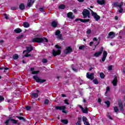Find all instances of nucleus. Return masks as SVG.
<instances>
[{"label":"nucleus","mask_w":125,"mask_h":125,"mask_svg":"<svg viewBox=\"0 0 125 125\" xmlns=\"http://www.w3.org/2000/svg\"><path fill=\"white\" fill-rule=\"evenodd\" d=\"M102 101V100L101 99H100V98H99L98 99V102L99 103H101V102Z\"/></svg>","instance_id":"obj_61"},{"label":"nucleus","mask_w":125,"mask_h":125,"mask_svg":"<svg viewBox=\"0 0 125 125\" xmlns=\"http://www.w3.org/2000/svg\"><path fill=\"white\" fill-rule=\"evenodd\" d=\"M74 13H75V14H77V12L78 11V10H77V9H74L73 10Z\"/></svg>","instance_id":"obj_60"},{"label":"nucleus","mask_w":125,"mask_h":125,"mask_svg":"<svg viewBox=\"0 0 125 125\" xmlns=\"http://www.w3.org/2000/svg\"><path fill=\"white\" fill-rule=\"evenodd\" d=\"M92 15L93 16L94 18L95 19L96 21H98L100 19V16L97 15V13L94 12L92 10L90 9Z\"/></svg>","instance_id":"obj_4"},{"label":"nucleus","mask_w":125,"mask_h":125,"mask_svg":"<svg viewBox=\"0 0 125 125\" xmlns=\"http://www.w3.org/2000/svg\"><path fill=\"white\" fill-rule=\"evenodd\" d=\"M109 91H110V87L108 86L106 88V90L105 92V95H106V94L107 93H108V92H109Z\"/></svg>","instance_id":"obj_42"},{"label":"nucleus","mask_w":125,"mask_h":125,"mask_svg":"<svg viewBox=\"0 0 125 125\" xmlns=\"http://www.w3.org/2000/svg\"><path fill=\"white\" fill-rule=\"evenodd\" d=\"M48 42V40L46 38H34L32 39V42H37L38 43H41L42 42Z\"/></svg>","instance_id":"obj_1"},{"label":"nucleus","mask_w":125,"mask_h":125,"mask_svg":"<svg viewBox=\"0 0 125 125\" xmlns=\"http://www.w3.org/2000/svg\"><path fill=\"white\" fill-rule=\"evenodd\" d=\"M2 100H4V97L0 95V101H2Z\"/></svg>","instance_id":"obj_55"},{"label":"nucleus","mask_w":125,"mask_h":125,"mask_svg":"<svg viewBox=\"0 0 125 125\" xmlns=\"http://www.w3.org/2000/svg\"><path fill=\"white\" fill-rule=\"evenodd\" d=\"M66 6L64 4H62L59 5V9H65Z\"/></svg>","instance_id":"obj_26"},{"label":"nucleus","mask_w":125,"mask_h":125,"mask_svg":"<svg viewBox=\"0 0 125 125\" xmlns=\"http://www.w3.org/2000/svg\"><path fill=\"white\" fill-rule=\"evenodd\" d=\"M55 47H56V48H57L58 49H61V48H62V47L61 46H59V45H57V44H56L55 45Z\"/></svg>","instance_id":"obj_48"},{"label":"nucleus","mask_w":125,"mask_h":125,"mask_svg":"<svg viewBox=\"0 0 125 125\" xmlns=\"http://www.w3.org/2000/svg\"><path fill=\"white\" fill-rule=\"evenodd\" d=\"M85 47V46L83 45L80 46L79 49H80L81 50H83V49H84Z\"/></svg>","instance_id":"obj_43"},{"label":"nucleus","mask_w":125,"mask_h":125,"mask_svg":"<svg viewBox=\"0 0 125 125\" xmlns=\"http://www.w3.org/2000/svg\"><path fill=\"white\" fill-rule=\"evenodd\" d=\"M114 79L113 80V81L112 82V84H113V85L114 86H116V85H117V83H118V78L117 77V76H114Z\"/></svg>","instance_id":"obj_12"},{"label":"nucleus","mask_w":125,"mask_h":125,"mask_svg":"<svg viewBox=\"0 0 125 125\" xmlns=\"http://www.w3.org/2000/svg\"><path fill=\"white\" fill-rule=\"evenodd\" d=\"M93 83L95 84H98V83H99V81H98V80H97V79H95L93 80Z\"/></svg>","instance_id":"obj_33"},{"label":"nucleus","mask_w":125,"mask_h":125,"mask_svg":"<svg viewBox=\"0 0 125 125\" xmlns=\"http://www.w3.org/2000/svg\"><path fill=\"white\" fill-rule=\"evenodd\" d=\"M105 59H106V57L103 56V58H102V61L103 62H104L105 61Z\"/></svg>","instance_id":"obj_58"},{"label":"nucleus","mask_w":125,"mask_h":125,"mask_svg":"<svg viewBox=\"0 0 125 125\" xmlns=\"http://www.w3.org/2000/svg\"><path fill=\"white\" fill-rule=\"evenodd\" d=\"M68 18L70 19H74L75 16H73V13L72 12H68L67 14Z\"/></svg>","instance_id":"obj_16"},{"label":"nucleus","mask_w":125,"mask_h":125,"mask_svg":"<svg viewBox=\"0 0 125 125\" xmlns=\"http://www.w3.org/2000/svg\"><path fill=\"white\" fill-rule=\"evenodd\" d=\"M31 97L33 99H36V98H38V97H39V94H38V93H31Z\"/></svg>","instance_id":"obj_19"},{"label":"nucleus","mask_w":125,"mask_h":125,"mask_svg":"<svg viewBox=\"0 0 125 125\" xmlns=\"http://www.w3.org/2000/svg\"><path fill=\"white\" fill-rule=\"evenodd\" d=\"M107 55H108V53L106 51H104L103 52V56L104 57H107Z\"/></svg>","instance_id":"obj_36"},{"label":"nucleus","mask_w":125,"mask_h":125,"mask_svg":"<svg viewBox=\"0 0 125 125\" xmlns=\"http://www.w3.org/2000/svg\"><path fill=\"white\" fill-rule=\"evenodd\" d=\"M82 121L83 122H86L87 121V118L85 116H83L82 117Z\"/></svg>","instance_id":"obj_39"},{"label":"nucleus","mask_w":125,"mask_h":125,"mask_svg":"<svg viewBox=\"0 0 125 125\" xmlns=\"http://www.w3.org/2000/svg\"><path fill=\"white\" fill-rule=\"evenodd\" d=\"M78 21H81V22L82 21V19L81 18H77L75 19V21L76 22H78Z\"/></svg>","instance_id":"obj_56"},{"label":"nucleus","mask_w":125,"mask_h":125,"mask_svg":"<svg viewBox=\"0 0 125 125\" xmlns=\"http://www.w3.org/2000/svg\"><path fill=\"white\" fill-rule=\"evenodd\" d=\"M84 125H90L89 123H88V122H87V121H85L84 122Z\"/></svg>","instance_id":"obj_57"},{"label":"nucleus","mask_w":125,"mask_h":125,"mask_svg":"<svg viewBox=\"0 0 125 125\" xmlns=\"http://www.w3.org/2000/svg\"><path fill=\"white\" fill-rule=\"evenodd\" d=\"M49 103V101L48 100V99H46L44 102V104H45V105H47V104H48Z\"/></svg>","instance_id":"obj_44"},{"label":"nucleus","mask_w":125,"mask_h":125,"mask_svg":"<svg viewBox=\"0 0 125 125\" xmlns=\"http://www.w3.org/2000/svg\"><path fill=\"white\" fill-rule=\"evenodd\" d=\"M31 56H32V55H31V54H29V53H28L25 54V55L24 56H23V58H24V57H30Z\"/></svg>","instance_id":"obj_38"},{"label":"nucleus","mask_w":125,"mask_h":125,"mask_svg":"<svg viewBox=\"0 0 125 125\" xmlns=\"http://www.w3.org/2000/svg\"><path fill=\"white\" fill-rule=\"evenodd\" d=\"M124 5V2H121V3L120 4L119 6V10L118 11V12H119V13H122L123 11H124V9L123 8V6Z\"/></svg>","instance_id":"obj_14"},{"label":"nucleus","mask_w":125,"mask_h":125,"mask_svg":"<svg viewBox=\"0 0 125 125\" xmlns=\"http://www.w3.org/2000/svg\"><path fill=\"white\" fill-rule=\"evenodd\" d=\"M42 63H47V59H42Z\"/></svg>","instance_id":"obj_46"},{"label":"nucleus","mask_w":125,"mask_h":125,"mask_svg":"<svg viewBox=\"0 0 125 125\" xmlns=\"http://www.w3.org/2000/svg\"><path fill=\"white\" fill-rule=\"evenodd\" d=\"M82 122V118L79 117L78 118V121L76 122V125H81V122Z\"/></svg>","instance_id":"obj_29"},{"label":"nucleus","mask_w":125,"mask_h":125,"mask_svg":"<svg viewBox=\"0 0 125 125\" xmlns=\"http://www.w3.org/2000/svg\"><path fill=\"white\" fill-rule=\"evenodd\" d=\"M10 121L13 122H12L13 124H18L17 123H18V121H17V120H15V119L11 118V117H10L8 120H7L4 122V124H6L5 125H9V122H10Z\"/></svg>","instance_id":"obj_3"},{"label":"nucleus","mask_w":125,"mask_h":125,"mask_svg":"<svg viewBox=\"0 0 125 125\" xmlns=\"http://www.w3.org/2000/svg\"><path fill=\"white\" fill-rule=\"evenodd\" d=\"M62 113H63L64 114H67V113H68V110H62Z\"/></svg>","instance_id":"obj_54"},{"label":"nucleus","mask_w":125,"mask_h":125,"mask_svg":"<svg viewBox=\"0 0 125 125\" xmlns=\"http://www.w3.org/2000/svg\"><path fill=\"white\" fill-rule=\"evenodd\" d=\"M18 8L16 6L11 7V10H17Z\"/></svg>","instance_id":"obj_41"},{"label":"nucleus","mask_w":125,"mask_h":125,"mask_svg":"<svg viewBox=\"0 0 125 125\" xmlns=\"http://www.w3.org/2000/svg\"><path fill=\"white\" fill-rule=\"evenodd\" d=\"M17 118L19 119L20 121L22 120V122H26V119L22 116H17Z\"/></svg>","instance_id":"obj_27"},{"label":"nucleus","mask_w":125,"mask_h":125,"mask_svg":"<svg viewBox=\"0 0 125 125\" xmlns=\"http://www.w3.org/2000/svg\"><path fill=\"white\" fill-rule=\"evenodd\" d=\"M39 10L41 12H44V8H40Z\"/></svg>","instance_id":"obj_51"},{"label":"nucleus","mask_w":125,"mask_h":125,"mask_svg":"<svg viewBox=\"0 0 125 125\" xmlns=\"http://www.w3.org/2000/svg\"><path fill=\"white\" fill-rule=\"evenodd\" d=\"M3 40H0V45H1V44H2V43H3Z\"/></svg>","instance_id":"obj_63"},{"label":"nucleus","mask_w":125,"mask_h":125,"mask_svg":"<svg viewBox=\"0 0 125 125\" xmlns=\"http://www.w3.org/2000/svg\"><path fill=\"white\" fill-rule=\"evenodd\" d=\"M23 109H26V110H31V106H26L25 108H23Z\"/></svg>","instance_id":"obj_49"},{"label":"nucleus","mask_w":125,"mask_h":125,"mask_svg":"<svg viewBox=\"0 0 125 125\" xmlns=\"http://www.w3.org/2000/svg\"><path fill=\"white\" fill-rule=\"evenodd\" d=\"M34 70H35V68H34V67L30 68V71L31 72H34Z\"/></svg>","instance_id":"obj_62"},{"label":"nucleus","mask_w":125,"mask_h":125,"mask_svg":"<svg viewBox=\"0 0 125 125\" xmlns=\"http://www.w3.org/2000/svg\"><path fill=\"white\" fill-rule=\"evenodd\" d=\"M23 36L24 35L21 34V35H19V36H17V40H20V39H22V38H23Z\"/></svg>","instance_id":"obj_45"},{"label":"nucleus","mask_w":125,"mask_h":125,"mask_svg":"<svg viewBox=\"0 0 125 125\" xmlns=\"http://www.w3.org/2000/svg\"><path fill=\"white\" fill-rule=\"evenodd\" d=\"M78 106L80 108V109H81V110H88V108H87V107H85V108H83V106H82L81 105H79Z\"/></svg>","instance_id":"obj_37"},{"label":"nucleus","mask_w":125,"mask_h":125,"mask_svg":"<svg viewBox=\"0 0 125 125\" xmlns=\"http://www.w3.org/2000/svg\"><path fill=\"white\" fill-rule=\"evenodd\" d=\"M73 51V49L70 46L67 47L65 51H64L65 54H69V53H71Z\"/></svg>","instance_id":"obj_9"},{"label":"nucleus","mask_w":125,"mask_h":125,"mask_svg":"<svg viewBox=\"0 0 125 125\" xmlns=\"http://www.w3.org/2000/svg\"><path fill=\"white\" fill-rule=\"evenodd\" d=\"M91 33V29H88L87 31H86V34L87 35H89V34H90Z\"/></svg>","instance_id":"obj_50"},{"label":"nucleus","mask_w":125,"mask_h":125,"mask_svg":"<svg viewBox=\"0 0 125 125\" xmlns=\"http://www.w3.org/2000/svg\"><path fill=\"white\" fill-rule=\"evenodd\" d=\"M86 78L89 80H93L94 79V74L93 73L89 74V72L86 73Z\"/></svg>","instance_id":"obj_8"},{"label":"nucleus","mask_w":125,"mask_h":125,"mask_svg":"<svg viewBox=\"0 0 125 125\" xmlns=\"http://www.w3.org/2000/svg\"><path fill=\"white\" fill-rule=\"evenodd\" d=\"M61 31L60 30H57L55 32V36H58L59 40H62V34H61Z\"/></svg>","instance_id":"obj_10"},{"label":"nucleus","mask_w":125,"mask_h":125,"mask_svg":"<svg viewBox=\"0 0 125 125\" xmlns=\"http://www.w3.org/2000/svg\"><path fill=\"white\" fill-rule=\"evenodd\" d=\"M58 25V23H57V22H56V21H53L51 22V26L52 27H53L54 28H56L57 27Z\"/></svg>","instance_id":"obj_22"},{"label":"nucleus","mask_w":125,"mask_h":125,"mask_svg":"<svg viewBox=\"0 0 125 125\" xmlns=\"http://www.w3.org/2000/svg\"><path fill=\"white\" fill-rule=\"evenodd\" d=\"M89 21V19H81V22L83 23H86Z\"/></svg>","instance_id":"obj_31"},{"label":"nucleus","mask_w":125,"mask_h":125,"mask_svg":"<svg viewBox=\"0 0 125 125\" xmlns=\"http://www.w3.org/2000/svg\"><path fill=\"white\" fill-rule=\"evenodd\" d=\"M104 103H105V104H106L107 108H109V107H110V105L111 104V103L110 102V101H106L104 102Z\"/></svg>","instance_id":"obj_30"},{"label":"nucleus","mask_w":125,"mask_h":125,"mask_svg":"<svg viewBox=\"0 0 125 125\" xmlns=\"http://www.w3.org/2000/svg\"><path fill=\"white\" fill-rule=\"evenodd\" d=\"M100 77L102 79H104V78H105V75L104 74V73L103 72H101L100 74Z\"/></svg>","instance_id":"obj_35"},{"label":"nucleus","mask_w":125,"mask_h":125,"mask_svg":"<svg viewBox=\"0 0 125 125\" xmlns=\"http://www.w3.org/2000/svg\"><path fill=\"white\" fill-rule=\"evenodd\" d=\"M97 2L100 5H103V4H105V0H97Z\"/></svg>","instance_id":"obj_20"},{"label":"nucleus","mask_w":125,"mask_h":125,"mask_svg":"<svg viewBox=\"0 0 125 125\" xmlns=\"http://www.w3.org/2000/svg\"><path fill=\"white\" fill-rule=\"evenodd\" d=\"M52 54L54 57L60 55L61 54V50L58 49L57 51H55V50L53 49L52 50Z\"/></svg>","instance_id":"obj_6"},{"label":"nucleus","mask_w":125,"mask_h":125,"mask_svg":"<svg viewBox=\"0 0 125 125\" xmlns=\"http://www.w3.org/2000/svg\"><path fill=\"white\" fill-rule=\"evenodd\" d=\"M103 50H104V48L103 47H102L101 48V49L99 52H96L94 55L93 56L95 57H99V56H100L103 53Z\"/></svg>","instance_id":"obj_5"},{"label":"nucleus","mask_w":125,"mask_h":125,"mask_svg":"<svg viewBox=\"0 0 125 125\" xmlns=\"http://www.w3.org/2000/svg\"><path fill=\"white\" fill-rule=\"evenodd\" d=\"M13 58L14 59V60H17V59L19 58V56H18V54H16L13 55Z\"/></svg>","instance_id":"obj_32"},{"label":"nucleus","mask_w":125,"mask_h":125,"mask_svg":"<svg viewBox=\"0 0 125 125\" xmlns=\"http://www.w3.org/2000/svg\"><path fill=\"white\" fill-rule=\"evenodd\" d=\"M82 111L83 114H87L88 113V110H82Z\"/></svg>","instance_id":"obj_47"},{"label":"nucleus","mask_w":125,"mask_h":125,"mask_svg":"<svg viewBox=\"0 0 125 125\" xmlns=\"http://www.w3.org/2000/svg\"><path fill=\"white\" fill-rule=\"evenodd\" d=\"M64 104L69 105V103H68V100H64Z\"/></svg>","instance_id":"obj_59"},{"label":"nucleus","mask_w":125,"mask_h":125,"mask_svg":"<svg viewBox=\"0 0 125 125\" xmlns=\"http://www.w3.org/2000/svg\"><path fill=\"white\" fill-rule=\"evenodd\" d=\"M55 109H56V110H66V106H55Z\"/></svg>","instance_id":"obj_17"},{"label":"nucleus","mask_w":125,"mask_h":125,"mask_svg":"<svg viewBox=\"0 0 125 125\" xmlns=\"http://www.w3.org/2000/svg\"><path fill=\"white\" fill-rule=\"evenodd\" d=\"M111 113L108 112L106 114V117H107L109 120H113V118L111 117Z\"/></svg>","instance_id":"obj_28"},{"label":"nucleus","mask_w":125,"mask_h":125,"mask_svg":"<svg viewBox=\"0 0 125 125\" xmlns=\"http://www.w3.org/2000/svg\"><path fill=\"white\" fill-rule=\"evenodd\" d=\"M113 70V66L110 65L108 66V70L109 71H112Z\"/></svg>","instance_id":"obj_52"},{"label":"nucleus","mask_w":125,"mask_h":125,"mask_svg":"<svg viewBox=\"0 0 125 125\" xmlns=\"http://www.w3.org/2000/svg\"><path fill=\"white\" fill-rule=\"evenodd\" d=\"M40 73V71H34L32 72V75H37Z\"/></svg>","instance_id":"obj_40"},{"label":"nucleus","mask_w":125,"mask_h":125,"mask_svg":"<svg viewBox=\"0 0 125 125\" xmlns=\"http://www.w3.org/2000/svg\"><path fill=\"white\" fill-rule=\"evenodd\" d=\"M89 13V11L86 9H84L82 12L83 18H86V16Z\"/></svg>","instance_id":"obj_7"},{"label":"nucleus","mask_w":125,"mask_h":125,"mask_svg":"<svg viewBox=\"0 0 125 125\" xmlns=\"http://www.w3.org/2000/svg\"><path fill=\"white\" fill-rule=\"evenodd\" d=\"M4 16L5 17V19H6L7 20L9 19V18H8V16H7V14H4Z\"/></svg>","instance_id":"obj_53"},{"label":"nucleus","mask_w":125,"mask_h":125,"mask_svg":"<svg viewBox=\"0 0 125 125\" xmlns=\"http://www.w3.org/2000/svg\"><path fill=\"white\" fill-rule=\"evenodd\" d=\"M61 123H62L63 125H68V123H69V121L68 120L66 119H62L61 120Z\"/></svg>","instance_id":"obj_24"},{"label":"nucleus","mask_w":125,"mask_h":125,"mask_svg":"<svg viewBox=\"0 0 125 125\" xmlns=\"http://www.w3.org/2000/svg\"><path fill=\"white\" fill-rule=\"evenodd\" d=\"M26 51L27 52H28V53H30V52H31V51H32V50H33V46H27L26 47Z\"/></svg>","instance_id":"obj_18"},{"label":"nucleus","mask_w":125,"mask_h":125,"mask_svg":"<svg viewBox=\"0 0 125 125\" xmlns=\"http://www.w3.org/2000/svg\"><path fill=\"white\" fill-rule=\"evenodd\" d=\"M35 0H28L27 1V7H31L33 4H34V2H35Z\"/></svg>","instance_id":"obj_11"},{"label":"nucleus","mask_w":125,"mask_h":125,"mask_svg":"<svg viewBox=\"0 0 125 125\" xmlns=\"http://www.w3.org/2000/svg\"><path fill=\"white\" fill-rule=\"evenodd\" d=\"M113 5L115 7H120V5H119V2H114L113 3Z\"/></svg>","instance_id":"obj_34"},{"label":"nucleus","mask_w":125,"mask_h":125,"mask_svg":"<svg viewBox=\"0 0 125 125\" xmlns=\"http://www.w3.org/2000/svg\"><path fill=\"white\" fill-rule=\"evenodd\" d=\"M23 26L24 28H29V27H30V24L28 22H23Z\"/></svg>","instance_id":"obj_25"},{"label":"nucleus","mask_w":125,"mask_h":125,"mask_svg":"<svg viewBox=\"0 0 125 125\" xmlns=\"http://www.w3.org/2000/svg\"><path fill=\"white\" fill-rule=\"evenodd\" d=\"M21 10H24L25 9V4L23 3H21L19 6Z\"/></svg>","instance_id":"obj_21"},{"label":"nucleus","mask_w":125,"mask_h":125,"mask_svg":"<svg viewBox=\"0 0 125 125\" xmlns=\"http://www.w3.org/2000/svg\"><path fill=\"white\" fill-rule=\"evenodd\" d=\"M92 44H93V42H91L89 43L90 46H92Z\"/></svg>","instance_id":"obj_64"},{"label":"nucleus","mask_w":125,"mask_h":125,"mask_svg":"<svg viewBox=\"0 0 125 125\" xmlns=\"http://www.w3.org/2000/svg\"><path fill=\"white\" fill-rule=\"evenodd\" d=\"M33 79L35 80L36 83H45V82H46V80L42 79L40 78L38 75H34Z\"/></svg>","instance_id":"obj_2"},{"label":"nucleus","mask_w":125,"mask_h":125,"mask_svg":"<svg viewBox=\"0 0 125 125\" xmlns=\"http://www.w3.org/2000/svg\"><path fill=\"white\" fill-rule=\"evenodd\" d=\"M14 31L15 33H16V34H20V33H22V30L19 28L15 29Z\"/></svg>","instance_id":"obj_23"},{"label":"nucleus","mask_w":125,"mask_h":125,"mask_svg":"<svg viewBox=\"0 0 125 125\" xmlns=\"http://www.w3.org/2000/svg\"><path fill=\"white\" fill-rule=\"evenodd\" d=\"M115 32H110L109 33L107 38H110V39H113V38H115Z\"/></svg>","instance_id":"obj_15"},{"label":"nucleus","mask_w":125,"mask_h":125,"mask_svg":"<svg viewBox=\"0 0 125 125\" xmlns=\"http://www.w3.org/2000/svg\"><path fill=\"white\" fill-rule=\"evenodd\" d=\"M118 106L120 110H124V104H123V102L122 101L118 102Z\"/></svg>","instance_id":"obj_13"}]
</instances>
